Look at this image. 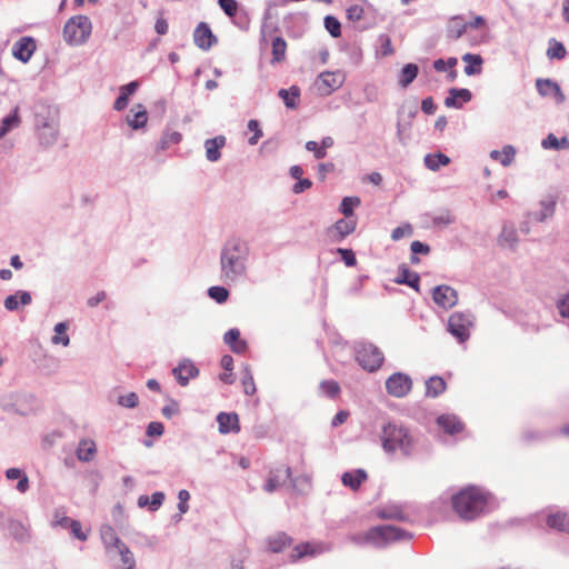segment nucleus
Masks as SVG:
<instances>
[{
  "instance_id": "f257e3e1",
  "label": "nucleus",
  "mask_w": 569,
  "mask_h": 569,
  "mask_svg": "<svg viewBox=\"0 0 569 569\" xmlns=\"http://www.w3.org/2000/svg\"><path fill=\"white\" fill-rule=\"evenodd\" d=\"M488 495L478 487L461 489L451 498L455 512L463 520L470 521L481 516L488 506Z\"/></svg>"
},
{
  "instance_id": "f03ea898",
  "label": "nucleus",
  "mask_w": 569,
  "mask_h": 569,
  "mask_svg": "<svg viewBox=\"0 0 569 569\" xmlns=\"http://www.w3.org/2000/svg\"><path fill=\"white\" fill-rule=\"evenodd\" d=\"M248 253L246 243L233 239L226 243L221 252V271L226 281H234L244 272V260Z\"/></svg>"
},
{
  "instance_id": "7ed1b4c3",
  "label": "nucleus",
  "mask_w": 569,
  "mask_h": 569,
  "mask_svg": "<svg viewBox=\"0 0 569 569\" xmlns=\"http://www.w3.org/2000/svg\"><path fill=\"white\" fill-rule=\"evenodd\" d=\"M380 439L383 450L388 453L400 452L403 456H410L415 448L412 435L402 425L393 422L385 425Z\"/></svg>"
},
{
  "instance_id": "20e7f679",
  "label": "nucleus",
  "mask_w": 569,
  "mask_h": 569,
  "mask_svg": "<svg viewBox=\"0 0 569 569\" xmlns=\"http://www.w3.org/2000/svg\"><path fill=\"white\" fill-rule=\"evenodd\" d=\"M92 32L91 20L87 16L71 17L64 24L63 38L72 46L84 43Z\"/></svg>"
},
{
  "instance_id": "39448f33",
  "label": "nucleus",
  "mask_w": 569,
  "mask_h": 569,
  "mask_svg": "<svg viewBox=\"0 0 569 569\" xmlns=\"http://www.w3.org/2000/svg\"><path fill=\"white\" fill-rule=\"evenodd\" d=\"M356 359L365 370L372 372L382 366L385 357L377 346L363 343L357 349Z\"/></svg>"
},
{
  "instance_id": "423d86ee",
  "label": "nucleus",
  "mask_w": 569,
  "mask_h": 569,
  "mask_svg": "<svg viewBox=\"0 0 569 569\" xmlns=\"http://www.w3.org/2000/svg\"><path fill=\"white\" fill-rule=\"evenodd\" d=\"M472 320L469 315L463 312H453L448 320V330L460 342L466 341L470 336Z\"/></svg>"
},
{
  "instance_id": "0eeeda50",
  "label": "nucleus",
  "mask_w": 569,
  "mask_h": 569,
  "mask_svg": "<svg viewBox=\"0 0 569 569\" xmlns=\"http://www.w3.org/2000/svg\"><path fill=\"white\" fill-rule=\"evenodd\" d=\"M412 388L411 378L403 372H396L386 380L387 392L396 398L406 397Z\"/></svg>"
},
{
  "instance_id": "6e6552de",
  "label": "nucleus",
  "mask_w": 569,
  "mask_h": 569,
  "mask_svg": "<svg viewBox=\"0 0 569 569\" xmlns=\"http://www.w3.org/2000/svg\"><path fill=\"white\" fill-rule=\"evenodd\" d=\"M345 77L341 72L325 71L319 74L317 89L322 96H329L343 83Z\"/></svg>"
},
{
  "instance_id": "1a4fd4ad",
  "label": "nucleus",
  "mask_w": 569,
  "mask_h": 569,
  "mask_svg": "<svg viewBox=\"0 0 569 569\" xmlns=\"http://www.w3.org/2000/svg\"><path fill=\"white\" fill-rule=\"evenodd\" d=\"M435 303L442 309H450L458 302L457 291L446 284L438 286L432 291Z\"/></svg>"
},
{
  "instance_id": "9d476101",
  "label": "nucleus",
  "mask_w": 569,
  "mask_h": 569,
  "mask_svg": "<svg viewBox=\"0 0 569 569\" xmlns=\"http://www.w3.org/2000/svg\"><path fill=\"white\" fill-rule=\"evenodd\" d=\"M356 227L357 218L345 217L328 229V234L332 241H341L345 237L351 234Z\"/></svg>"
},
{
  "instance_id": "9b49d317",
  "label": "nucleus",
  "mask_w": 569,
  "mask_h": 569,
  "mask_svg": "<svg viewBox=\"0 0 569 569\" xmlns=\"http://www.w3.org/2000/svg\"><path fill=\"white\" fill-rule=\"evenodd\" d=\"M401 538V530L393 526H378L373 527L366 533L367 540L378 541H391Z\"/></svg>"
},
{
  "instance_id": "f8f14e48",
  "label": "nucleus",
  "mask_w": 569,
  "mask_h": 569,
  "mask_svg": "<svg viewBox=\"0 0 569 569\" xmlns=\"http://www.w3.org/2000/svg\"><path fill=\"white\" fill-rule=\"evenodd\" d=\"M193 41L198 48L208 50L217 42V38L208 23L200 22L194 29Z\"/></svg>"
},
{
  "instance_id": "ddd939ff",
  "label": "nucleus",
  "mask_w": 569,
  "mask_h": 569,
  "mask_svg": "<svg viewBox=\"0 0 569 569\" xmlns=\"http://www.w3.org/2000/svg\"><path fill=\"white\" fill-rule=\"evenodd\" d=\"M36 41L31 37H22L13 44L12 54L16 59L28 62L36 51Z\"/></svg>"
},
{
  "instance_id": "4468645a",
  "label": "nucleus",
  "mask_w": 569,
  "mask_h": 569,
  "mask_svg": "<svg viewBox=\"0 0 569 569\" xmlns=\"http://www.w3.org/2000/svg\"><path fill=\"white\" fill-rule=\"evenodd\" d=\"M220 433H238L240 431L239 416L236 412H220L217 416Z\"/></svg>"
},
{
  "instance_id": "2eb2a0df",
  "label": "nucleus",
  "mask_w": 569,
  "mask_h": 569,
  "mask_svg": "<svg viewBox=\"0 0 569 569\" xmlns=\"http://www.w3.org/2000/svg\"><path fill=\"white\" fill-rule=\"evenodd\" d=\"M173 376L181 386H187L190 379L198 376V368L190 361L181 362L172 370Z\"/></svg>"
},
{
  "instance_id": "dca6fc26",
  "label": "nucleus",
  "mask_w": 569,
  "mask_h": 569,
  "mask_svg": "<svg viewBox=\"0 0 569 569\" xmlns=\"http://www.w3.org/2000/svg\"><path fill=\"white\" fill-rule=\"evenodd\" d=\"M437 423L449 435L460 433L465 428L463 422L455 415H442L437 419Z\"/></svg>"
},
{
  "instance_id": "f3484780",
  "label": "nucleus",
  "mask_w": 569,
  "mask_h": 569,
  "mask_svg": "<svg viewBox=\"0 0 569 569\" xmlns=\"http://www.w3.org/2000/svg\"><path fill=\"white\" fill-rule=\"evenodd\" d=\"M226 146V137L217 136L212 139H208L204 142L206 157L209 161L216 162L220 159V150Z\"/></svg>"
},
{
  "instance_id": "a211bd4d",
  "label": "nucleus",
  "mask_w": 569,
  "mask_h": 569,
  "mask_svg": "<svg viewBox=\"0 0 569 569\" xmlns=\"http://www.w3.org/2000/svg\"><path fill=\"white\" fill-rule=\"evenodd\" d=\"M471 92L468 89H456L449 90V96L445 100V104L448 108H461L462 103L471 100Z\"/></svg>"
},
{
  "instance_id": "6ab92c4d",
  "label": "nucleus",
  "mask_w": 569,
  "mask_h": 569,
  "mask_svg": "<svg viewBox=\"0 0 569 569\" xmlns=\"http://www.w3.org/2000/svg\"><path fill=\"white\" fill-rule=\"evenodd\" d=\"M536 87L538 92L543 97L556 96L559 98V101L565 99L559 84L550 79H537Z\"/></svg>"
},
{
  "instance_id": "aec40b11",
  "label": "nucleus",
  "mask_w": 569,
  "mask_h": 569,
  "mask_svg": "<svg viewBox=\"0 0 569 569\" xmlns=\"http://www.w3.org/2000/svg\"><path fill=\"white\" fill-rule=\"evenodd\" d=\"M547 525L551 529L569 533V513L565 511L550 513L547 517Z\"/></svg>"
},
{
  "instance_id": "412c9836",
  "label": "nucleus",
  "mask_w": 569,
  "mask_h": 569,
  "mask_svg": "<svg viewBox=\"0 0 569 569\" xmlns=\"http://www.w3.org/2000/svg\"><path fill=\"white\" fill-rule=\"evenodd\" d=\"M469 28V24L461 17H452L447 26V37L450 40H458Z\"/></svg>"
},
{
  "instance_id": "4be33fe9",
  "label": "nucleus",
  "mask_w": 569,
  "mask_h": 569,
  "mask_svg": "<svg viewBox=\"0 0 569 569\" xmlns=\"http://www.w3.org/2000/svg\"><path fill=\"white\" fill-rule=\"evenodd\" d=\"M367 472L362 469H357L355 471L345 472L341 477V481L343 486L351 488L352 490H358L359 487L367 480Z\"/></svg>"
},
{
  "instance_id": "5701e85b",
  "label": "nucleus",
  "mask_w": 569,
  "mask_h": 569,
  "mask_svg": "<svg viewBox=\"0 0 569 569\" xmlns=\"http://www.w3.org/2000/svg\"><path fill=\"white\" fill-rule=\"evenodd\" d=\"M97 452V447L93 440L91 439H82L80 440L77 448V458L80 461H91Z\"/></svg>"
},
{
  "instance_id": "b1692460",
  "label": "nucleus",
  "mask_w": 569,
  "mask_h": 569,
  "mask_svg": "<svg viewBox=\"0 0 569 569\" xmlns=\"http://www.w3.org/2000/svg\"><path fill=\"white\" fill-rule=\"evenodd\" d=\"M31 303V295L28 291H18L4 299V307L9 311H14L19 305L27 306Z\"/></svg>"
},
{
  "instance_id": "393cba45",
  "label": "nucleus",
  "mask_w": 569,
  "mask_h": 569,
  "mask_svg": "<svg viewBox=\"0 0 569 569\" xmlns=\"http://www.w3.org/2000/svg\"><path fill=\"white\" fill-rule=\"evenodd\" d=\"M223 340L236 353H242L247 348L246 341L240 339V331L238 329H230L227 331Z\"/></svg>"
},
{
  "instance_id": "a878e982",
  "label": "nucleus",
  "mask_w": 569,
  "mask_h": 569,
  "mask_svg": "<svg viewBox=\"0 0 569 569\" xmlns=\"http://www.w3.org/2000/svg\"><path fill=\"white\" fill-rule=\"evenodd\" d=\"M447 383L440 376H432L426 381V397L436 398L445 392Z\"/></svg>"
},
{
  "instance_id": "bb28decb",
  "label": "nucleus",
  "mask_w": 569,
  "mask_h": 569,
  "mask_svg": "<svg viewBox=\"0 0 569 569\" xmlns=\"http://www.w3.org/2000/svg\"><path fill=\"white\" fill-rule=\"evenodd\" d=\"M466 63L465 73L468 76L479 74L482 70V58L479 54L466 53L462 56Z\"/></svg>"
},
{
  "instance_id": "cd10ccee",
  "label": "nucleus",
  "mask_w": 569,
  "mask_h": 569,
  "mask_svg": "<svg viewBox=\"0 0 569 569\" xmlns=\"http://www.w3.org/2000/svg\"><path fill=\"white\" fill-rule=\"evenodd\" d=\"M292 540L283 532H278L267 541V549L271 552H281L291 545Z\"/></svg>"
},
{
  "instance_id": "c85d7f7f",
  "label": "nucleus",
  "mask_w": 569,
  "mask_h": 569,
  "mask_svg": "<svg viewBox=\"0 0 569 569\" xmlns=\"http://www.w3.org/2000/svg\"><path fill=\"white\" fill-rule=\"evenodd\" d=\"M116 549L118 550L121 558V568L132 569L136 565V561L130 549L120 539H116Z\"/></svg>"
},
{
  "instance_id": "c756f323",
  "label": "nucleus",
  "mask_w": 569,
  "mask_h": 569,
  "mask_svg": "<svg viewBox=\"0 0 569 569\" xmlns=\"http://www.w3.org/2000/svg\"><path fill=\"white\" fill-rule=\"evenodd\" d=\"M279 97L282 99L286 107L290 109H295L298 106V99L300 96V89L296 86L290 87V89H280Z\"/></svg>"
},
{
  "instance_id": "7c9ffc66",
  "label": "nucleus",
  "mask_w": 569,
  "mask_h": 569,
  "mask_svg": "<svg viewBox=\"0 0 569 569\" xmlns=\"http://www.w3.org/2000/svg\"><path fill=\"white\" fill-rule=\"evenodd\" d=\"M398 283H406L410 286L411 288L418 290L419 289V282L420 278L418 273L410 271L407 267H400L399 269V276L396 279Z\"/></svg>"
},
{
  "instance_id": "2f4dec72",
  "label": "nucleus",
  "mask_w": 569,
  "mask_h": 569,
  "mask_svg": "<svg viewBox=\"0 0 569 569\" xmlns=\"http://www.w3.org/2000/svg\"><path fill=\"white\" fill-rule=\"evenodd\" d=\"M319 551H321V547L319 545H313L310 542L300 543L293 548L291 558L292 560H298L305 556H313Z\"/></svg>"
},
{
  "instance_id": "473e14b6",
  "label": "nucleus",
  "mask_w": 569,
  "mask_h": 569,
  "mask_svg": "<svg viewBox=\"0 0 569 569\" xmlns=\"http://www.w3.org/2000/svg\"><path fill=\"white\" fill-rule=\"evenodd\" d=\"M418 66L415 63H408L406 64L399 74V84L402 88L408 87L417 77L418 74Z\"/></svg>"
},
{
  "instance_id": "72a5a7b5",
  "label": "nucleus",
  "mask_w": 569,
  "mask_h": 569,
  "mask_svg": "<svg viewBox=\"0 0 569 569\" xmlns=\"http://www.w3.org/2000/svg\"><path fill=\"white\" fill-rule=\"evenodd\" d=\"M182 139V136L178 131L166 130L158 143V150H167L173 144H178Z\"/></svg>"
},
{
  "instance_id": "f704fd0d",
  "label": "nucleus",
  "mask_w": 569,
  "mask_h": 569,
  "mask_svg": "<svg viewBox=\"0 0 569 569\" xmlns=\"http://www.w3.org/2000/svg\"><path fill=\"white\" fill-rule=\"evenodd\" d=\"M287 42L281 37L272 40V63H279L286 59Z\"/></svg>"
},
{
  "instance_id": "c9c22d12",
  "label": "nucleus",
  "mask_w": 569,
  "mask_h": 569,
  "mask_svg": "<svg viewBox=\"0 0 569 569\" xmlns=\"http://www.w3.org/2000/svg\"><path fill=\"white\" fill-rule=\"evenodd\" d=\"M516 154V150L511 146H506L501 151L493 150L490 153V157L503 166H509L511 161L513 160Z\"/></svg>"
},
{
  "instance_id": "e433bc0d",
  "label": "nucleus",
  "mask_w": 569,
  "mask_h": 569,
  "mask_svg": "<svg viewBox=\"0 0 569 569\" xmlns=\"http://www.w3.org/2000/svg\"><path fill=\"white\" fill-rule=\"evenodd\" d=\"M6 476L10 480L19 479L17 485V489L20 492H26L29 488V479L27 476L22 475L21 470L18 468H10L7 470Z\"/></svg>"
},
{
  "instance_id": "4c0bfd02",
  "label": "nucleus",
  "mask_w": 569,
  "mask_h": 569,
  "mask_svg": "<svg viewBox=\"0 0 569 569\" xmlns=\"http://www.w3.org/2000/svg\"><path fill=\"white\" fill-rule=\"evenodd\" d=\"M68 326L66 322H59L54 326V335L51 339L53 345H62L67 347L70 342L67 333Z\"/></svg>"
},
{
  "instance_id": "58836bf2",
  "label": "nucleus",
  "mask_w": 569,
  "mask_h": 569,
  "mask_svg": "<svg viewBox=\"0 0 569 569\" xmlns=\"http://www.w3.org/2000/svg\"><path fill=\"white\" fill-rule=\"evenodd\" d=\"M567 50L562 42L551 39L549 41V48L547 50V57L549 59L561 60L566 57Z\"/></svg>"
},
{
  "instance_id": "ea45409f",
  "label": "nucleus",
  "mask_w": 569,
  "mask_h": 569,
  "mask_svg": "<svg viewBox=\"0 0 569 569\" xmlns=\"http://www.w3.org/2000/svg\"><path fill=\"white\" fill-rule=\"evenodd\" d=\"M449 161V158L443 153L428 154L425 158L426 166L433 171L438 170L441 166H447Z\"/></svg>"
},
{
  "instance_id": "a19ab883",
  "label": "nucleus",
  "mask_w": 569,
  "mask_h": 569,
  "mask_svg": "<svg viewBox=\"0 0 569 569\" xmlns=\"http://www.w3.org/2000/svg\"><path fill=\"white\" fill-rule=\"evenodd\" d=\"M360 204V199L358 197H345L340 204V212L345 217L356 218L353 216V208Z\"/></svg>"
},
{
  "instance_id": "79ce46f5",
  "label": "nucleus",
  "mask_w": 569,
  "mask_h": 569,
  "mask_svg": "<svg viewBox=\"0 0 569 569\" xmlns=\"http://www.w3.org/2000/svg\"><path fill=\"white\" fill-rule=\"evenodd\" d=\"M20 123V118L18 116V108L14 109L13 113L6 117L2 120V126L0 128V138L7 134L12 128L18 127Z\"/></svg>"
},
{
  "instance_id": "37998d69",
  "label": "nucleus",
  "mask_w": 569,
  "mask_h": 569,
  "mask_svg": "<svg viewBox=\"0 0 569 569\" xmlns=\"http://www.w3.org/2000/svg\"><path fill=\"white\" fill-rule=\"evenodd\" d=\"M147 120H148V113L144 109L134 112L131 117L128 116V119H127L128 124L132 129L143 128L147 123Z\"/></svg>"
},
{
  "instance_id": "c03bdc74",
  "label": "nucleus",
  "mask_w": 569,
  "mask_h": 569,
  "mask_svg": "<svg viewBox=\"0 0 569 569\" xmlns=\"http://www.w3.org/2000/svg\"><path fill=\"white\" fill-rule=\"evenodd\" d=\"M241 383H242L243 391L246 395L252 396L256 393L257 389H256L254 380H253L252 373L249 370V368H246L243 370Z\"/></svg>"
},
{
  "instance_id": "a18cd8bd",
  "label": "nucleus",
  "mask_w": 569,
  "mask_h": 569,
  "mask_svg": "<svg viewBox=\"0 0 569 569\" xmlns=\"http://www.w3.org/2000/svg\"><path fill=\"white\" fill-rule=\"evenodd\" d=\"M321 391L330 398H336L340 392L339 383L335 380H323L320 383Z\"/></svg>"
},
{
  "instance_id": "49530a36",
  "label": "nucleus",
  "mask_w": 569,
  "mask_h": 569,
  "mask_svg": "<svg viewBox=\"0 0 569 569\" xmlns=\"http://www.w3.org/2000/svg\"><path fill=\"white\" fill-rule=\"evenodd\" d=\"M325 27L332 37L338 38L341 36V24L337 18L327 16L325 18Z\"/></svg>"
},
{
  "instance_id": "de8ad7c7",
  "label": "nucleus",
  "mask_w": 569,
  "mask_h": 569,
  "mask_svg": "<svg viewBox=\"0 0 569 569\" xmlns=\"http://www.w3.org/2000/svg\"><path fill=\"white\" fill-rule=\"evenodd\" d=\"M208 293L210 298L214 299L219 303L227 301L229 297L228 290L220 286L209 288Z\"/></svg>"
},
{
  "instance_id": "09e8293b",
  "label": "nucleus",
  "mask_w": 569,
  "mask_h": 569,
  "mask_svg": "<svg viewBox=\"0 0 569 569\" xmlns=\"http://www.w3.org/2000/svg\"><path fill=\"white\" fill-rule=\"evenodd\" d=\"M516 236V230L513 228L505 227L499 240L503 246L512 247L517 242Z\"/></svg>"
},
{
  "instance_id": "8fccbe9b",
  "label": "nucleus",
  "mask_w": 569,
  "mask_h": 569,
  "mask_svg": "<svg viewBox=\"0 0 569 569\" xmlns=\"http://www.w3.org/2000/svg\"><path fill=\"white\" fill-rule=\"evenodd\" d=\"M365 9L360 4H352L347 9V18L352 22L360 21L363 18Z\"/></svg>"
},
{
  "instance_id": "3c124183",
  "label": "nucleus",
  "mask_w": 569,
  "mask_h": 569,
  "mask_svg": "<svg viewBox=\"0 0 569 569\" xmlns=\"http://www.w3.org/2000/svg\"><path fill=\"white\" fill-rule=\"evenodd\" d=\"M117 402L119 406L124 408H136L139 403V399L137 393L130 392L126 396H120Z\"/></svg>"
},
{
  "instance_id": "603ef678",
  "label": "nucleus",
  "mask_w": 569,
  "mask_h": 569,
  "mask_svg": "<svg viewBox=\"0 0 569 569\" xmlns=\"http://www.w3.org/2000/svg\"><path fill=\"white\" fill-rule=\"evenodd\" d=\"M218 2L228 17L233 18L237 14L238 3L236 0H219Z\"/></svg>"
},
{
  "instance_id": "864d4df0",
  "label": "nucleus",
  "mask_w": 569,
  "mask_h": 569,
  "mask_svg": "<svg viewBox=\"0 0 569 569\" xmlns=\"http://www.w3.org/2000/svg\"><path fill=\"white\" fill-rule=\"evenodd\" d=\"M248 129L253 132V136L249 138V143L251 146L256 144L258 140L262 137V131L260 129L259 122L254 119L249 120Z\"/></svg>"
},
{
  "instance_id": "5fc2aeb1",
  "label": "nucleus",
  "mask_w": 569,
  "mask_h": 569,
  "mask_svg": "<svg viewBox=\"0 0 569 569\" xmlns=\"http://www.w3.org/2000/svg\"><path fill=\"white\" fill-rule=\"evenodd\" d=\"M305 147L308 151L313 152L316 159H323L327 156V151L317 141H307Z\"/></svg>"
},
{
  "instance_id": "6e6d98bb",
  "label": "nucleus",
  "mask_w": 569,
  "mask_h": 569,
  "mask_svg": "<svg viewBox=\"0 0 569 569\" xmlns=\"http://www.w3.org/2000/svg\"><path fill=\"white\" fill-rule=\"evenodd\" d=\"M412 232H413V229L410 224L400 226L392 230L391 238H392V240L398 241V240L402 239L403 237L411 236Z\"/></svg>"
},
{
  "instance_id": "4d7b16f0",
  "label": "nucleus",
  "mask_w": 569,
  "mask_h": 569,
  "mask_svg": "<svg viewBox=\"0 0 569 569\" xmlns=\"http://www.w3.org/2000/svg\"><path fill=\"white\" fill-rule=\"evenodd\" d=\"M154 30L158 34L163 36L169 30V24L167 19L163 17V13H160L154 23Z\"/></svg>"
},
{
  "instance_id": "13d9d810",
  "label": "nucleus",
  "mask_w": 569,
  "mask_h": 569,
  "mask_svg": "<svg viewBox=\"0 0 569 569\" xmlns=\"http://www.w3.org/2000/svg\"><path fill=\"white\" fill-rule=\"evenodd\" d=\"M338 252L341 254L348 267H353L357 263V259L352 250L339 248Z\"/></svg>"
},
{
  "instance_id": "bf43d9fd",
  "label": "nucleus",
  "mask_w": 569,
  "mask_h": 569,
  "mask_svg": "<svg viewBox=\"0 0 569 569\" xmlns=\"http://www.w3.org/2000/svg\"><path fill=\"white\" fill-rule=\"evenodd\" d=\"M70 529L74 537H77L79 540L84 541L87 539V535L83 532L80 521H70Z\"/></svg>"
},
{
  "instance_id": "052dcab7",
  "label": "nucleus",
  "mask_w": 569,
  "mask_h": 569,
  "mask_svg": "<svg viewBox=\"0 0 569 569\" xmlns=\"http://www.w3.org/2000/svg\"><path fill=\"white\" fill-rule=\"evenodd\" d=\"M163 431H164V428L161 422H156V421L150 422L147 428V433H148V436H151V437H153V436L159 437L163 433Z\"/></svg>"
},
{
  "instance_id": "680f3d73",
  "label": "nucleus",
  "mask_w": 569,
  "mask_h": 569,
  "mask_svg": "<svg viewBox=\"0 0 569 569\" xmlns=\"http://www.w3.org/2000/svg\"><path fill=\"white\" fill-rule=\"evenodd\" d=\"M163 500H164L163 492L157 491V492L152 493V496L150 498V510L154 511V510L159 509L160 506L162 505Z\"/></svg>"
},
{
  "instance_id": "e2e57ef3",
  "label": "nucleus",
  "mask_w": 569,
  "mask_h": 569,
  "mask_svg": "<svg viewBox=\"0 0 569 569\" xmlns=\"http://www.w3.org/2000/svg\"><path fill=\"white\" fill-rule=\"evenodd\" d=\"M335 170V164L332 162H326L318 164V177L320 180H325L327 174Z\"/></svg>"
},
{
  "instance_id": "0e129e2a",
  "label": "nucleus",
  "mask_w": 569,
  "mask_h": 569,
  "mask_svg": "<svg viewBox=\"0 0 569 569\" xmlns=\"http://www.w3.org/2000/svg\"><path fill=\"white\" fill-rule=\"evenodd\" d=\"M178 498H179V510L180 512L184 513L187 512L188 510V500L190 499V495L187 490H180L179 493H178Z\"/></svg>"
},
{
  "instance_id": "69168bd1",
  "label": "nucleus",
  "mask_w": 569,
  "mask_h": 569,
  "mask_svg": "<svg viewBox=\"0 0 569 569\" xmlns=\"http://www.w3.org/2000/svg\"><path fill=\"white\" fill-rule=\"evenodd\" d=\"M311 186H312V182H311V180H310V179H302V178H301V179H298V182H296V183L293 184L292 191H293L295 193H301V192H303L305 190H307V189L311 188Z\"/></svg>"
},
{
  "instance_id": "338daca9",
  "label": "nucleus",
  "mask_w": 569,
  "mask_h": 569,
  "mask_svg": "<svg viewBox=\"0 0 569 569\" xmlns=\"http://www.w3.org/2000/svg\"><path fill=\"white\" fill-rule=\"evenodd\" d=\"M558 309L563 318H569V293L558 301Z\"/></svg>"
},
{
  "instance_id": "774afa93",
  "label": "nucleus",
  "mask_w": 569,
  "mask_h": 569,
  "mask_svg": "<svg viewBox=\"0 0 569 569\" xmlns=\"http://www.w3.org/2000/svg\"><path fill=\"white\" fill-rule=\"evenodd\" d=\"M138 87H139V82L132 81L128 84L120 87V93L129 99V97L136 92Z\"/></svg>"
}]
</instances>
